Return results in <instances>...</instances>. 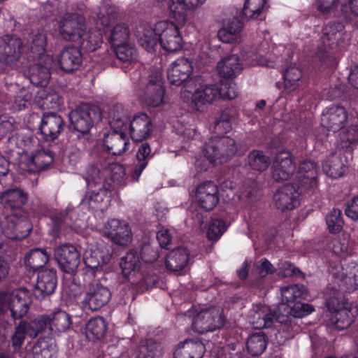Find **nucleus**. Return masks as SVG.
Segmentation results:
<instances>
[{
	"instance_id": "1",
	"label": "nucleus",
	"mask_w": 358,
	"mask_h": 358,
	"mask_svg": "<svg viewBox=\"0 0 358 358\" xmlns=\"http://www.w3.org/2000/svg\"><path fill=\"white\" fill-rule=\"evenodd\" d=\"M239 149L240 145L229 136H213L206 142L203 152L210 163L220 165L235 157Z\"/></svg>"
},
{
	"instance_id": "2",
	"label": "nucleus",
	"mask_w": 358,
	"mask_h": 358,
	"mask_svg": "<svg viewBox=\"0 0 358 358\" xmlns=\"http://www.w3.org/2000/svg\"><path fill=\"white\" fill-rule=\"evenodd\" d=\"M31 301L30 294L27 289L0 293V312H10L14 320L19 319L27 314Z\"/></svg>"
},
{
	"instance_id": "3",
	"label": "nucleus",
	"mask_w": 358,
	"mask_h": 358,
	"mask_svg": "<svg viewBox=\"0 0 358 358\" xmlns=\"http://www.w3.org/2000/svg\"><path fill=\"white\" fill-rule=\"evenodd\" d=\"M327 299L326 305L328 309L334 313V322L338 329L349 327L354 320L355 315L351 310V304L343 296V293L332 288Z\"/></svg>"
},
{
	"instance_id": "4",
	"label": "nucleus",
	"mask_w": 358,
	"mask_h": 358,
	"mask_svg": "<svg viewBox=\"0 0 358 358\" xmlns=\"http://www.w3.org/2000/svg\"><path fill=\"white\" fill-rule=\"evenodd\" d=\"M224 324L222 311L213 307L201 310L193 319L192 329L196 332L204 334L221 328Z\"/></svg>"
},
{
	"instance_id": "5",
	"label": "nucleus",
	"mask_w": 358,
	"mask_h": 358,
	"mask_svg": "<svg viewBox=\"0 0 358 358\" xmlns=\"http://www.w3.org/2000/svg\"><path fill=\"white\" fill-rule=\"evenodd\" d=\"M70 128L81 134L87 133L95 120H100V113L96 108L87 104L82 105L72 110L69 115Z\"/></svg>"
},
{
	"instance_id": "6",
	"label": "nucleus",
	"mask_w": 358,
	"mask_h": 358,
	"mask_svg": "<svg viewBox=\"0 0 358 358\" xmlns=\"http://www.w3.org/2000/svg\"><path fill=\"white\" fill-rule=\"evenodd\" d=\"M192 72V66L191 62L187 58H179L175 61L168 69L167 77L171 85L180 86L185 85L186 91L191 92L192 87L194 85L195 80L192 78L189 79Z\"/></svg>"
},
{
	"instance_id": "7",
	"label": "nucleus",
	"mask_w": 358,
	"mask_h": 358,
	"mask_svg": "<svg viewBox=\"0 0 358 358\" xmlns=\"http://www.w3.org/2000/svg\"><path fill=\"white\" fill-rule=\"evenodd\" d=\"M156 31L159 43L164 50L175 52L182 48V38L175 24L166 21L158 22Z\"/></svg>"
},
{
	"instance_id": "8",
	"label": "nucleus",
	"mask_w": 358,
	"mask_h": 358,
	"mask_svg": "<svg viewBox=\"0 0 358 358\" xmlns=\"http://www.w3.org/2000/svg\"><path fill=\"white\" fill-rule=\"evenodd\" d=\"M60 36L66 41H79L86 29L85 20L77 14H65L59 22Z\"/></svg>"
},
{
	"instance_id": "9",
	"label": "nucleus",
	"mask_w": 358,
	"mask_h": 358,
	"mask_svg": "<svg viewBox=\"0 0 358 358\" xmlns=\"http://www.w3.org/2000/svg\"><path fill=\"white\" fill-rule=\"evenodd\" d=\"M27 51V45L17 37L5 35L0 38V61L8 66H13Z\"/></svg>"
},
{
	"instance_id": "10",
	"label": "nucleus",
	"mask_w": 358,
	"mask_h": 358,
	"mask_svg": "<svg viewBox=\"0 0 358 358\" xmlns=\"http://www.w3.org/2000/svg\"><path fill=\"white\" fill-rule=\"evenodd\" d=\"M1 228L5 236L11 239L24 238L31 230L29 220L25 217L16 214L6 216L2 222Z\"/></svg>"
},
{
	"instance_id": "11",
	"label": "nucleus",
	"mask_w": 358,
	"mask_h": 358,
	"mask_svg": "<svg viewBox=\"0 0 358 358\" xmlns=\"http://www.w3.org/2000/svg\"><path fill=\"white\" fill-rule=\"evenodd\" d=\"M53 159V154L48 149L38 150L29 157H22L20 166L22 171L37 173L47 169Z\"/></svg>"
},
{
	"instance_id": "12",
	"label": "nucleus",
	"mask_w": 358,
	"mask_h": 358,
	"mask_svg": "<svg viewBox=\"0 0 358 358\" xmlns=\"http://www.w3.org/2000/svg\"><path fill=\"white\" fill-rule=\"evenodd\" d=\"M294 171L295 164L289 152L282 151L275 155L271 166V176L274 180H287Z\"/></svg>"
},
{
	"instance_id": "13",
	"label": "nucleus",
	"mask_w": 358,
	"mask_h": 358,
	"mask_svg": "<svg viewBox=\"0 0 358 358\" xmlns=\"http://www.w3.org/2000/svg\"><path fill=\"white\" fill-rule=\"evenodd\" d=\"M299 187L294 184H286L279 188L273 196L276 208L281 211L292 210L299 204Z\"/></svg>"
},
{
	"instance_id": "14",
	"label": "nucleus",
	"mask_w": 358,
	"mask_h": 358,
	"mask_svg": "<svg viewBox=\"0 0 358 358\" xmlns=\"http://www.w3.org/2000/svg\"><path fill=\"white\" fill-rule=\"evenodd\" d=\"M111 293L108 287L100 282H94L88 287L83 303L92 310L104 306L109 300Z\"/></svg>"
},
{
	"instance_id": "15",
	"label": "nucleus",
	"mask_w": 358,
	"mask_h": 358,
	"mask_svg": "<svg viewBox=\"0 0 358 358\" xmlns=\"http://www.w3.org/2000/svg\"><path fill=\"white\" fill-rule=\"evenodd\" d=\"M196 199L199 206L205 210H213L219 201L217 186L211 181L199 185L196 189Z\"/></svg>"
},
{
	"instance_id": "16",
	"label": "nucleus",
	"mask_w": 358,
	"mask_h": 358,
	"mask_svg": "<svg viewBox=\"0 0 358 358\" xmlns=\"http://www.w3.org/2000/svg\"><path fill=\"white\" fill-rule=\"evenodd\" d=\"M345 26L340 22H330L322 29L321 41L324 50L339 47L345 39Z\"/></svg>"
},
{
	"instance_id": "17",
	"label": "nucleus",
	"mask_w": 358,
	"mask_h": 358,
	"mask_svg": "<svg viewBox=\"0 0 358 358\" xmlns=\"http://www.w3.org/2000/svg\"><path fill=\"white\" fill-rule=\"evenodd\" d=\"M55 256L61 268L66 273L73 271L80 263V255L71 244H64L55 250Z\"/></svg>"
},
{
	"instance_id": "18",
	"label": "nucleus",
	"mask_w": 358,
	"mask_h": 358,
	"mask_svg": "<svg viewBox=\"0 0 358 358\" xmlns=\"http://www.w3.org/2000/svg\"><path fill=\"white\" fill-rule=\"evenodd\" d=\"M348 112L340 106H334L324 112L321 117L322 125L329 131H338L346 124Z\"/></svg>"
},
{
	"instance_id": "19",
	"label": "nucleus",
	"mask_w": 358,
	"mask_h": 358,
	"mask_svg": "<svg viewBox=\"0 0 358 358\" xmlns=\"http://www.w3.org/2000/svg\"><path fill=\"white\" fill-rule=\"evenodd\" d=\"M152 123L150 118L145 113L136 115L128 122L127 131L135 141H142L150 134Z\"/></svg>"
},
{
	"instance_id": "20",
	"label": "nucleus",
	"mask_w": 358,
	"mask_h": 358,
	"mask_svg": "<svg viewBox=\"0 0 358 358\" xmlns=\"http://www.w3.org/2000/svg\"><path fill=\"white\" fill-rule=\"evenodd\" d=\"M145 93L149 99V103L152 106H158L162 102L164 89L162 87V73L159 70L150 76Z\"/></svg>"
},
{
	"instance_id": "21",
	"label": "nucleus",
	"mask_w": 358,
	"mask_h": 358,
	"mask_svg": "<svg viewBox=\"0 0 358 358\" xmlns=\"http://www.w3.org/2000/svg\"><path fill=\"white\" fill-rule=\"evenodd\" d=\"M192 93V100L195 107L211 103L221 98V90L216 85H201Z\"/></svg>"
},
{
	"instance_id": "22",
	"label": "nucleus",
	"mask_w": 358,
	"mask_h": 358,
	"mask_svg": "<svg viewBox=\"0 0 358 358\" xmlns=\"http://www.w3.org/2000/svg\"><path fill=\"white\" fill-rule=\"evenodd\" d=\"M274 321V311L266 305H257L250 317V322L253 328L258 329L271 327Z\"/></svg>"
},
{
	"instance_id": "23",
	"label": "nucleus",
	"mask_w": 358,
	"mask_h": 358,
	"mask_svg": "<svg viewBox=\"0 0 358 358\" xmlns=\"http://www.w3.org/2000/svg\"><path fill=\"white\" fill-rule=\"evenodd\" d=\"M64 122L62 117L55 113H47L43 117L41 124V132L47 140L57 138L63 129Z\"/></svg>"
},
{
	"instance_id": "24",
	"label": "nucleus",
	"mask_w": 358,
	"mask_h": 358,
	"mask_svg": "<svg viewBox=\"0 0 358 358\" xmlns=\"http://www.w3.org/2000/svg\"><path fill=\"white\" fill-rule=\"evenodd\" d=\"M317 168L310 160L303 162L300 166L297 178L301 187L313 188L317 185Z\"/></svg>"
},
{
	"instance_id": "25",
	"label": "nucleus",
	"mask_w": 358,
	"mask_h": 358,
	"mask_svg": "<svg viewBox=\"0 0 358 358\" xmlns=\"http://www.w3.org/2000/svg\"><path fill=\"white\" fill-rule=\"evenodd\" d=\"M189 262V252L185 248L173 250L167 256L166 266L170 271L180 274Z\"/></svg>"
},
{
	"instance_id": "26",
	"label": "nucleus",
	"mask_w": 358,
	"mask_h": 358,
	"mask_svg": "<svg viewBox=\"0 0 358 358\" xmlns=\"http://www.w3.org/2000/svg\"><path fill=\"white\" fill-rule=\"evenodd\" d=\"M206 351L203 343L199 341H185L178 345L174 358H202Z\"/></svg>"
},
{
	"instance_id": "27",
	"label": "nucleus",
	"mask_w": 358,
	"mask_h": 358,
	"mask_svg": "<svg viewBox=\"0 0 358 358\" xmlns=\"http://www.w3.org/2000/svg\"><path fill=\"white\" fill-rule=\"evenodd\" d=\"M157 23L154 27L141 26L136 32L138 44L148 52H153L155 47L159 42V35L157 33Z\"/></svg>"
},
{
	"instance_id": "28",
	"label": "nucleus",
	"mask_w": 358,
	"mask_h": 358,
	"mask_svg": "<svg viewBox=\"0 0 358 358\" xmlns=\"http://www.w3.org/2000/svg\"><path fill=\"white\" fill-rule=\"evenodd\" d=\"M82 62V54L78 48L68 47L59 55V64L62 70L70 72L79 68Z\"/></svg>"
},
{
	"instance_id": "29",
	"label": "nucleus",
	"mask_w": 358,
	"mask_h": 358,
	"mask_svg": "<svg viewBox=\"0 0 358 358\" xmlns=\"http://www.w3.org/2000/svg\"><path fill=\"white\" fill-rule=\"evenodd\" d=\"M219 75L224 78H234L241 71L242 66L239 58L236 55L224 57L217 64Z\"/></svg>"
},
{
	"instance_id": "30",
	"label": "nucleus",
	"mask_w": 358,
	"mask_h": 358,
	"mask_svg": "<svg viewBox=\"0 0 358 358\" xmlns=\"http://www.w3.org/2000/svg\"><path fill=\"white\" fill-rule=\"evenodd\" d=\"M57 286V278L53 270H43L39 272L36 285V290L43 295L52 294Z\"/></svg>"
},
{
	"instance_id": "31",
	"label": "nucleus",
	"mask_w": 358,
	"mask_h": 358,
	"mask_svg": "<svg viewBox=\"0 0 358 358\" xmlns=\"http://www.w3.org/2000/svg\"><path fill=\"white\" fill-rule=\"evenodd\" d=\"M27 193L21 189H8L0 196V201L6 208H17L27 203Z\"/></svg>"
},
{
	"instance_id": "32",
	"label": "nucleus",
	"mask_w": 358,
	"mask_h": 358,
	"mask_svg": "<svg viewBox=\"0 0 358 358\" xmlns=\"http://www.w3.org/2000/svg\"><path fill=\"white\" fill-rule=\"evenodd\" d=\"M48 319V327L54 332H64L71 325V317L65 311H57L45 315Z\"/></svg>"
},
{
	"instance_id": "33",
	"label": "nucleus",
	"mask_w": 358,
	"mask_h": 358,
	"mask_svg": "<svg viewBox=\"0 0 358 358\" xmlns=\"http://www.w3.org/2000/svg\"><path fill=\"white\" fill-rule=\"evenodd\" d=\"M282 301L294 304L296 301L305 300L308 296L307 288L302 285H292L280 289Z\"/></svg>"
},
{
	"instance_id": "34",
	"label": "nucleus",
	"mask_w": 358,
	"mask_h": 358,
	"mask_svg": "<svg viewBox=\"0 0 358 358\" xmlns=\"http://www.w3.org/2000/svg\"><path fill=\"white\" fill-rule=\"evenodd\" d=\"M49 258L50 255L45 249L34 248L25 256L24 264L29 270L35 271L44 266Z\"/></svg>"
},
{
	"instance_id": "35",
	"label": "nucleus",
	"mask_w": 358,
	"mask_h": 358,
	"mask_svg": "<svg viewBox=\"0 0 358 358\" xmlns=\"http://www.w3.org/2000/svg\"><path fill=\"white\" fill-rule=\"evenodd\" d=\"M56 345L52 338H41L32 348L34 358H52L56 353Z\"/></svg>"
},
{
	"instance_id": "36",
	"label": "nucleus",
	"mask_w": 358,
	"mask_h": 358,
	"mask_svg": "<svg viewBox=\"0 0 358 358\" xmlns=\"http://www.w3.org/2000/svg\"><path fill=\"white\" fill-rule=\"evenodd\" d=\"M106 331L104 320L101 317L90 319L85 326V334L87 340L95 341L101 339Z\"/></svg>"
},
{
	"instance_id": "37",
	"label": "nucleus",
	"mask_w": 358,
	"mask_h": 358,
	"mask_svg": "<svg viewBox=\"0 0 358 358\" xmlns=\"http://www.w3.org/2000/svg\"><path fill=\"white\" fill-rule=\"evenodd\" d=\"M323 171L329 177L336 178L341 177L346 171V167L339 156L332 154L322 165Z\"/></svg>"
},
{
	"instance_id": "38",
	"label": "nucleus",
	"mask_w": 358,
	"mask_h": 358,
	"mask_svg": "<svg viewBox=\"0 0 358 358\" xmlns=\"http://www.w3.org/2000/svg\"><path fill=\"white\" fill-rule=\"evenodd\" d=\"M120 266L125 277L138 271L141 266L140 257L134 250H129L120 261Z\"/></svg>"
},
{
	"instance_id": "39",
	"label": "nucleus",
	"mask_w": 358,
	"mask_h": 358,
	"mask_svg": "<svg viewBox=\"0 0 358 358\" xmlns=\"http://www.w3.org/2000/svg\"><path fill=\"white\" fill-rule=\"evenodd\" d=\"M248 164L252 169L263 172L271 164V160L262 151L253 150L248 155Z\"/></svg>"
},
{
	"instance_id": "40",
	"label": "nucleus",
	"mask_w": 358,
	"mask_h": 358,
	"mask_svg": "<svg viewBox=\"0 0 358 358\" xmlns=\"http://www.w3.org/2000/svg\"><path fill=\"white\" fill-rule=\"evenodd\" d=\"M113 222H115L114 220ZM115 222L118 226L113 235V243L120 246L128 245L132 241V233L129 224L126 222L120 220H116Z\"/></svg>"
},
{
	"instance_id": "41",
	"label": "nucleus",
	"mask_w": 358,
	"mask_h": 358,
	"mask_svg": "<svg viewBox=\"0 0 358 358\" xmlns=\"http://www.w3.org/2000/svg\"><path fill=\"white\" fill-rule=\"evenodd\" d=\"M161 345L152 339L142 341L136 352L137 358L158 357L161 355Z\"/></svg>"
},
{
	"instance_id": "42",
	"label": "nucleus",
	"mask_w": 358,
	"mask_h": 358,
	"mask_svg": "<svg viewBox=\"0 0 358 358\" xmlns=\"http://www.w3.org/2000/svg\"><path fill=\"white\" fill-rule=\"evenodd\" d=\"M266 0H246L243 15L248 19H255L266 10Z\"/></svg>"
},
{
	"instance_id": "43",
	"label": "nucleus",
	"mask_w": 358,
	"mask_h": 358,
	"mask_svg": "<svg viewBox=\"0 0 358 358\" xmlns=\"http://www.w3.org/2000/svg\"><path fill=\"white\" fill-rule=\"evenodd\" d=\"M266 348V340L264 333L258 332L251 335L247 341L248 352L253 356L261 355Z\"/></svg>"
},
{
	"instance_id": "44",
	"label": "nucleus",
	"mask_w": 358,
	"mask_h": 358,
	"mask_svg": "<svg viewBox=\"0 0 358 358\" xmlns=\"http://www.w3.org/2000/svg\"><path fill=\"white\" fill-rule=\"evenodd\" d=\"M129 141L127 130L113 128V155H120L127 150Z\"/></svg>"
},
{
	"instance_id": "45",
	"label": "nucleus",
	"mask_w": 358,
	"mask_h": 358,
	"mask_svg": "<svg viewBox=\"0 0 358 358\" xmlns=\"http://www.w3.org/2000/svg\"><path fill=\"white\" fill-rule=\"evenodd\" d=\"M21 324L24 325V329L27 334L32 338L37 336V335L48 327V319L45 315H41L29 322L22 321L20 322Z\"/></svg>"
},
{
	"instance_id": "46",
	"label": "nucleus",
	"mask_w": 358,
	"mask_h": 358,
	"mask_svg": "<svg viewBox=\"0 0 358 358\" xmlns=\"http://www.w3.org/2000/svg\"><path fill=\"white\" fill-rule=\"evenodd\" d=\"M168 8L173 17L182 21L185 20L187 13L192 10L186 0H170Z\"/></svg>"
},
{
	"instance_id": "47",
	"label": "nucleus",
	"mask_w": 358,
	"mask_h": 358,
	"mask_svg": "<svg viewBox=\"0 0 358 358\" xmlns=\"http://www.w3.org/2000/svg\"><path fill=\"white\" fill-rule=\"evenodd\" d=\"M129 122V113L122 104L116 103L113 106V128L127 130Z\"/></svg>"
},
{
	"instance_id": "48",
	"label": "nucleus",
	"mask_w": 358,
	"mask_h": 358,
	"mask_svg": "<svg viewBox=\"0 0 358 358\" xmlns=\"http://www.w3.org/2000/svg\"><path fill=\"white\" fill-rule=\"evenodd\" d=\"M117 58L122 62H131L135 59L136 51L134 48L127 42L113 43Z\"/></svg>"
},
{
	"instance_id": "49",
	"label": "nucleus",
	"mask_w": 358,
	"mask_h": 358,
	"mask_svg": "<svg viewBox=\"0 0 358 358\" xmlns=\"http://www.w3.org/2000/svg\"><path fill=\"white\" fill-rule=\"evenodd\" d=\"M274 314L275 321L287 324L291 322V317H294L292 305L281 300Z\"/></svg>"
},
{
	"instance_id": "50",
	"label": "nucleus",
	"mask_w": 358,
	"mask_h": 358,
	"mask_svg": "<svg viewBox=\"0 0 358 358\" xmlns=\"http://www.w3.org/2000/svg\"><path fill=\"white\" fill-rule=\"evenodd\" d=\"M46 45V37L43 31H36L31 34L29 45H27V50L30 49L32 52H36L41 55Z\"/></svg>"
},
{
	"instance_id": "51",
	"label": "nucleus",
	"mask_w": 358,
	"mask_h": 358,
	"mask_svg": "<svg viewBox=\"0 0 358 358\" xmlns=\"http://www.w3.org/2000/svg\"><path fill=\"white\" fill-rule=\"evenodd\" d=\"M42 100L41 106L44 108H57L62 103V98L55 92L45 93L44 90L38 92Z\"/></svg>"
},
{
	"instance_id": "52",
	"label": "nucleus",
	"mask_w": 358,
	"mask_h": 358,
	"mask_svg": "<svg viewBox=\"0 0 358 358\" xmlns=\"http://www.w3.org/2000/svg\"><path fill=\"white\" fill-rule=\"evenodd\" d=\"M81 41L82 47L87 51L93 52L99 46L101 41L100 34L98 31H89L83 36Z\"/></svg>"
},
{
	"instance_id": "53",
	"label": "nucleus",
	"mask_w": 358,
	"mask_h": 358,
	"mask_svg": "<svg viewBox=\"0 0 358 358\" xmlns=\"http://www.w3.org/2000/svg\"><path fill=\"white\" fill-rule=\"evenodd\" d=\"M326 222L327 227L331 231H339L343 224V221L341 217V211L338 209H333L327 215Z\"/></svg>"
},
{
	"instance_id": "54",
	"label": "nucleus",
	"mask_w": 358,
	"mask_h": 358,
	"mask_svg": "<svg viewBox=\"0 0 358 358\" xmlns=\"http://www.w3.org/2000/svg\"><path fill=\"white\" fill-rule=\"evenodd\" d=\"M358 141V126L352 125L342 134L341 146L342 148H348L350 145Z\"/></svg>"
},
{
	"instance_id": "55",
	"label": "nucleus",
	"mask_w": 358,
	"mask_h": 358,
	"mask_svg": "<svg viewBox=\"0 0 358 358\" xmlns=\"http://www.w3.org/2000/svg\"><path fill=\"white\" fill-rule=\"evenodd\" d=\"M226 226L223 220L220 219L213 220L207 230V237L210 240H216L224 233Z\"/></svg>"
},
{
	"instance_id": "56",
	"label": "nucleus",
	"mask_w": 358,
	"mask_h": 358,
	"mask_svg": "<svg viewBox=\"0 0 358 358\" xmlns=\"http://www.w3.org/2000/svg\"><path fill=\"white\" fill-rule=\"evenodd\" d=\"M151 152V149L150 145L147 143H143L138 148V150L136 154L137 159L138 160V164L135 169V172L138 171L139 174L141 173L143 170L147 166V162L145 161L148 157H150Z\"/></svg>"
},
{
	"instance_id": "57",
	"label": "nucleus",
	"mask_w": 358,
	"mask_h": 358,
	"mask_svg": "<svg viewBox=\"0 0 358 358\" xmlns=\"http://www.w3.org/2000/svg\"><path fill=\"white\" fill-rule=\"evenodd\" d=\"M331 250L333 252L338 256L346 255L349 251V241L343 238H336L332 241Z\"/></svg>"
},
{
	"instance_id": "58",
	"label": "nucleus",
	"mask_w": 358,
	"mask_h": 358,
	"mask_svg": "<svg viewBox=\"0 0 358 358\" xmlns=\"http://www.w3.org/2000/svg\"><path fill=\"white\" fill-rule=\"evenodd\" d=\"M235 31L228 29L227 27L220 29L217 32L218 38L224 43H236L241 39V34H237Z\"/></svg>"
},
{
	"instance_id": "59",
	"label": "nucleus",
	"mask_w": 358,
	"mask_h": 358,
	"mask_svg": "<svg viewBox=\"0 0 358 358\" xmlns=\"http://www.w3.org/2000/svg\"><path fill=\"white\" fill-rule=\"evenodd\" d=\"M24 327V325L20 323L15 328V331L11 338L12 345L15 351L20 350L24 343L25 335L27 334Z\"/></svg>"
},
{
	"instance_id": "60",
	"label": "nucleus",
	"mask_w": 358,
	"mask_h": 358,
	"mask_svg": "<svg viewBox=\"0 0 358 358\" xmlns=\"http://www.w3.org/2000/svg\"><path fill=\"white\" fill-rule=\"evenodd\" d=\"M129 38V31L125 24H119L113 27V43L127 42Z\"/></svg>"
},
{
	"instance_id": "61",
	"label": "nucleus",
	"mask_w": 358,
	"mask_h": 358,
	"mask_svg": "<svg viewBox=\"0 0 358 358\" xmlns=\"http://www.w3.org/2000/svg\"><path fill=\"white\" fill-rule=\"evenodd\" d=\"M339 0H316V8L323 14H329L338 7Z\"/></svg>"
},
{
	"instance_id": "62",
	"label": "nucleus",
	"mask_w": 358,
	"mask_h": 358,
	"mask_svg": "<svg viewBox=\"0 0 358 358\" xmlns=\"http://www.w3.org/2000/svg\"><path fill=\"white\" fill-rule=\"evenodd\" d=\"M294 317H303L314 310L313 307L308 303H301V301L292 304Z\"/></svg>"
},
{
	"instance_id": "63",
	"label": "nucleus",
	"mask_w": 358,
	"mask_h": 358,
	"mask_svg": "<svg viewBox=\"0 0 358 358\" xmlns=\"http://www.w3.org/2000/svg\"><path fill=\"white\" fill-rule=\"evenodd\" d=\"M141 255L143 261L150 263L156 261L159 257L157 251L150 244H144L142 246Z\"/></svg>"
},
{
	"instance_id": "64",
	"label": "nucleus",
	"mask_w": 358,
	"mask_h": 358,
	"mask_svg": "<svg viewBox=\"0 0 358 358\" xmlns=\"http://www.w3.org/2000/svg\"><path fill=\"white\" fill-rule=\"evenodd\" d=\"M355 280L353 276H352V274H350V271H349L348 273L342 275L341 278L340 279L339 287L342 289L348 292H352L357 289V286H355Z\"/></svg>"
}]
</instances>
